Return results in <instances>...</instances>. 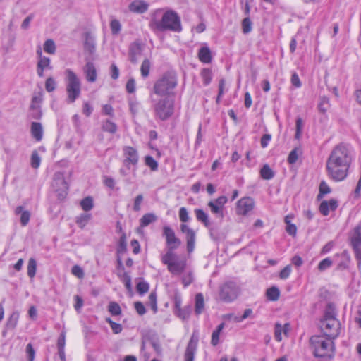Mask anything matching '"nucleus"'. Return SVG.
Instances as JSON below:
<instances>
[{
	"label": "nucleus",
	"instance_id": "1",
	"mask_svg": "<svg viewBox=\"0 0 361 361\" xmlns=\"http://www.w3.org/2000/svg\"><path fill=\"white\" fill-rule=\"evenodd\" d=\"M353 159V150L350 145L340 143L331 152L326 163L328 176L334 181L345 180Z\"/></svg>",
	"mask_w": 361,
	"mask_h": 361
},
{
	"label": "nucleus",
	"instance_id": "2",
	"mask_svg": "<svg viewBox=\"0 0 361 361\" xmlns=\"http://www.w3.org/2000/svg\"><path fill=\"white\" fill-rule=\"evenodd\" d=\"M150 27L159 32H180L183 30L178 13L169 8H158L153 11L149 22Z\"/></svg>",
	"mask_w": 361,
	"mask_h": 361
},
{
	"label": "nucleus",
	"instance_id": "3",
	"mask_svg": "<svg viewBox=\"0 0 361 361\" xmlns=\"http://www.w3.org/2000/svg\"><path fill=\"white\" fill-rule=\"evenodd\" d=\"M333 339L322 336H312L310 339L313 355L319 358H332L334 355Z\"/></svg>",
	"mask_w": 361,
	"mask_h": 361
},
{
	"label": "nucleus",
	"instance_id": "4",
	"mask_svg": "<svg viewBox=\"0 0 361 361\" xmlns=\"http://www.w3.org/2000/svg\"><path fill=\"white\" fill-rule=\"evenodd\" d=\"M178 85L176 75L173 72H166L159 78L153 86L154 94L159 96L173 95V90Z\"/></svg>",
	"mask_w": 361,
	"mask_h": 361
},
{
	"label": "nucleus",
	"instance_id": "5",
	"mask_svg": "<svg viewBox=\"0 0 361 361\" xmlns=\"http://www.w3.org/2000/svg\"><path fill=\"white\" fill-rule=\"evenodd\" d=\"M66 91L68 103L74 102L81 94V81L79 77L71 69L67 68L65 72Z\"/></svg>",
	"mask_w": 361,
	"mask_h": 361
},
{
	"label": "nucleus",
	"instance_id": "6",
	"mask_svg": "<svg viewBox=\"0 0 361 361\" xmlns=\"http://www.w3.org/2000/svg\"><path fill=\"white\" fill-rule=\"evenodd\" d=\"M321 328L326 337L335 339L339 334L340 322L337 319H323Z\"/></svg>",
	"mask_w": 361,
	"mask_h": 361
},
{
	"label": "nucleus",
	"instance_id": "7",
	"mask_svg": "<svg viewBox=\"0 0 361 361\" xmlns=\"http://www.w3.org/2000/svg\"><path fill=\"white\" fill-rule=\"evenodd\" d=\"M51 185L59 198L64 199L67 195L68 185L62 173L58 172L54 174Z\"/></svg>",
	"mask_w": 361,
	"mask_h": 361
},
{
	"label": "nucleus",
	"instance_id": "8",
	"mask_svg": "<svg viewBox=\"0 0 361 361\" xmlns=\"http://www.w3.org/2000/svg\"><path fill=\"white\" fill-rule=\"evenodd\" d=\"M351 245L355 256L357 260V266L361 265V224L357 225L353 230L351 235Z\"/></svg>",
	"mask_w": 361,
	"mask_h": 361
},
{
	"label": "nucleus",
	"instance_id": "9",
	"mask_svg": "<svg viewBox=\"0 0 361 361\" xmlns=\"http://www.w3.org/2000/svg\"><path fill=\"white\" fill-rule=\"evenodd\" d=\"M226 196H221L215 200L209 201L207 205L214 215L223 220Z\"/></svg>",
	"mask_w": 361,
	"mask_h": 361
},
{
	"label": "nucleus",
	"instance_id": "10",
	"mask_svg": "<svg viewBox=\"0 0 361 361\" xmlns=\"http://www.w3.org/2000/svg\"><path fill=\"white\" fill-rule=\"evenodd\" d=\"M123 164L127 167L128 169H130L131 166H136L138 162V154L137 150L133 147H124L123 149Z\"/></svg>",
	"mask_w": 361,
	"mask_h": 361
},
{
	"label": "nucleus",
	"instance_id": "11",
	"mask_svg": "<svg viewBox=\"0 0 361 361\" xmlns=\"http://www.w3.org/2000/svg\"><path fill=\"white\" fill-rule=\"evenodd\" d=\"M163 235L166 238L168 249L176 250L180 245V240L176 236L175 232L171 227L168 226L163 227Z\"/></svg>",
	"mask_w": 361,
	"mask_h": 361
},
{
	"label": "nucleus",
	"instance_id": "12",
	"mask_svg": "<svg viewBox=\"0 0 361 361\" xmlns=\"http://www.w3.org/2000/svg\"><path fill=\"white\" fill-rule=\"evenodd\" d=\"M157 113H173L174 111V100L170 97L160 99L154 104Z\"/></svg>",
	"mask_w": 361,
	"mask_h": 361
},
{
	"label": "nucleus",
	"instance_id": "13",
	"mask_svg": "<svg viewBox=\"0 0 361 361\" xmlns=\"http://www.w3.org/2000/svg\"><path fill=\"white\" fill-rule=\"evenodd\" d=\"M180 231L185 235V239L187 241V250L188 252H191L194 250L196 233L193 229L189 227L187 224L180 225Z\"/></svg>",
	"mask_w": 361,
	"mask_h": 361
},
{
	"label": "nucleus",
	"instance_id": "14",
	"mask_svg": "<svg viewBox=\"0 0 361 361\" xmlns=\"http://www.w3.org/2000/svg\"><path fill=\"white\" fill-rule=\"evenodd\" d=\"M197 343H198V336L196 334V332H193V334L188 342V344L187 345V348H186V350L185 352V355H184L185 361H193L194 360V357H195V352L197 350Z\"/></svg>",
	"mask_w": 361,
	"mask_h": 361
},
{
	"label": "nucleus",
	"instance_id": "15",
	"mask_svg": "<svg viewBox=\"0 0 361 361\" xmlns=\"http://www.w3.org/2000/svg\"><path fill=\"white\" fill-rule=\"evenodd\" d=\"M254 208V200L250 197H243L237 204L236 212L238 214L246 215Z\"/></svg>",
	"mask_w": 361,
	"mask_h": 361
},
{
	"label": "nucleus",
	"instance_id": "16",
	"mask_svg": "<svg viewBox=\"0 0 361 361\" xmlns=\"http://www.w3.org/2000/svg\"><path fill=\"white\" fill-rule=\"evenodd\" d=\"M142 53V46L140 42H135L129 47V59L133 63H136Z\"/></svg>",
	"mask_w": 361,
	"mask_h": 361
},
{
	"label": "nucleus",
	"instance_id": "17",
	"mask_svg": "<svg viewBox=\"0 0 361 361\" xmlns=\"http://www.w3.org/2000/svg\"><path fill=\"white\" fill-rule=\"evenodd\" d=\"M338 207V202L335 199L324 200L320 203L319 210L323 216H327L330 211H335Z\"/></svg>",
	"mask_w": 361,
	"mask_h": 361
},
{
	"label": "nucleus",
	"instance_id": "18",
	"mask_svg": "<svg viewBox=\"0 0 361 361\" xmlns=\"http://www.w3.org/2000/svg\"><path fill=\"white\" fill-rule=\"evenodd\" d=\"M186 267V261L185 259H178L176 258L171 264H169L168 270L173 275L181 274Z\"/></svg>",
	"mask_w": 361,
	"mask_h": 361
},
{
	"label": "nucleus",
	"instance_id": "19",
	"mask_svg": "<svg viewBox=\"0 0 361 361\" xmlns=\"http://www.w3.org/2000/svg\"><path fill=\"white\" fill-rule=\"evenodd\" d=\"M83 72L85 75L86 80L89 82H94L97 80V69L92 62H87V63L83 67Z\"/></svg>",
	"mask_w": 361,
	"mask_h": 361
},
{
	"label": "nucleus",
	"instance_id": "20",
	"mask_svg": "<svg viewBox=\"0 0 361 361\" xmlns=\"http://www.w3.org/2000/svg\"><path fill=\"white\" fill-rule=\"evenodd\" d=\"M148 8L149 4L142 0H135L128 6L130 11L140 14L145 13Z\"/></svg>",
	"mask_w": 361,
	"mask_h": 361
},
{
	"label": "nucleus",
	"instance_id": "21",
	"mask_svg": "<svg viewBox=\"0 0 361 361\" xmlns=\"http://www.w3.org/2000/svg\"><path fill=\"white\" fill-rule=\"evenodd\" d=\"M194 213L199 222L202 223L206 228H210L211 221L207 212L202 209H195Z\"/></svg>",
	"mask_w": 361,
	"mask_h": 361
},
{
	"label": "nucleus",
	"instance_id": "22",
	"mask_svg": "<svg viewBox=\"0 0 361 361\" xmlns=\"http://www.w3.org/2000/svg\"><path fill=\"white\" fill-rule=\"evenodd\" d=\"M197 56L199 60L203 63H209L212 62V53L207 46L202 47L199 49Z\"/></svg>",
	"mask_w": 361,
	"mask_h": 361
},
{
	"label": "nucleus",
	"instance_id": "23",
	"mask_svg": "<svg viewBox=\"0 0 361 361\" xmlns=\"http://www.w3.org/2000/svg\"><path fill=\"white\" fill-rule=\"evenodd\" d=\"M239 293L240 288L235 283L229 282L227 283V302L236 299Z\"/></svg>",
	"mask_w": 361,
	"mask_h": 361
},
{
	"label": "nucleus",
	"instance_id": "24",
	"mask_svg": "<svg viewBox=\"0 0 361 361\" xmlns=\"http://www.w3.org/2000/svg\"><path fill=\"white\" fill-rule=\"evenodd\" d=\"M157 220V216L154 213H147L144 214L140 219V228H137V231L140 232L142 228L155 222Z\"/></svg>",
	"mask_w": 361,
	"mask_h": 361
},
{
	"label": "nucleus",
	"instance_id": "25",
	"mask_svg": "<svg viewBox=\"0 0 361 361\" xmlns=\"http://www.w3.org/2000/svg\"><path fill=\"white\" fill-rule=\"evenodd\" d=\"M31 134L32 136L39 142L43 137V128L40 123L32 122L31 124Z\"/></svg>",
	"mask_w": 361,
	"mask_h": 361
},
{
	"label": "nucleus",
	"instance_id": "26",
	"mask_svg": "<svg viewBox=\"0 0 361 361\" xmlns=\"http://www.w3.org/2000/svg\"><path fill=\"white\" fill-rule=\"evenodd\" d=\"M84 48L85 50L88 51L90 54H93L95 51V39L89 32L85 33Z\"/></svg>",
	"mask_w": 361,
	"mask_h": 361
},
{
	"label": "nucleus",
	"instance_id": "27",
	"mask_svg": "<svg viewBox=\"0 0 361 361\" xmlns=\"http://www.w3.org/2000/svg\"><path fill=\"white\" fill-rule=\"evenodd\" d=\"M15 213L16 214H21L20 216V224L22 226H26L30 218V213L28 211H23L22 206H18L16 208Z\"/></svg>",
	"mask_w": 361,
	"mask_h": 361
},
{
	"label": "nucleus",
	"instance_id": "28",
	"mask_svg": "<svg viewBox=\"0 0 361 361\" xmlns=\"http://www.w3.org/2000/svg\"><path fill=\"white\" fill-rule=\"evenodd\" d=\"M204 307V297L202 293H197L195 295V311L196 314H200L202 313Z\"/></svg>",
	"mask_w": 361,
	"mask_h": 361
},
{
	"label": "nucleus",
	"instance_id": "29",
	"mask_svg": "<svg viewBox=\"0 0 361 361\" xmlns=\"http://www.w3.org/2000/svg\"><path fill=\"white\" fill-rule=\"evenodd\" d=\"M274 172L268 164H264L260 170V176L264 180H270L274 177Z\"/></svg>",
	"mask_w": 361,
	"mask_h": 361
},
{
	"label": "nucleus",
	"instance_id": "30",
	"mask_svg": "<svg viewBox=\"0 0 361 361\" xmlns=\"http://www.w3.org/2000/svg\"><path fill=\"white\" fill-rule=\"evenodd\" d=\"M174 250L168 249L166 253L161 257V262L163 264L167 265L171 264L177 257L176 255L173 253Z\"/></svg>",
	"mask_w": 361,
	"mask_h": 361
},
{
	"label": "nucleus",
	"instance_id": "31",
	"mask_svg": "<svg viewBox=\"0 0 361 361\" xmlns=\"http://www.w3.org/2000/svg\"><path fill=\"white\" fill-rule=\"evenodd\" d=\"M252 313V310L251 309H246L244 311L243 314L240 317L235 316L231 314H227V320H233L235 322H240L243 320L247 319L248 317H250Z\"/></svg>",
	"mask_w": 361,
	"mask_h": 361
},
{
	"label": "nucleus",
	"instance_id": "32",
	"mask_svg": "<svg viewBox=\"0 0 361 361\" xmlns=\"http://www.w3.org/2000/svg\"><path fill=\"white\" fill-rule=\"evenodd\" d=\"M192 308L190 306H186L183 308H179L178 310L175 312V314L181 319L187 320L191 313Z\"/></svg>",
	"mask_w": 361,
	"mask_h": 361
},
{
	"label": "nucleus",
	"instance_id": "33",
	"mask_svg": "<svg viewBox=\"0 0 361 361\" xmlns=\"http://www.w3.org/2000/svg\"><path fill=\"white\" fill-rule=\"evenodd\" d=\"M224 326V323H221L216 330H214L212 334V340L211 343L212 345H216L219 342V334L221 331L223 330Z\"/></svg>",
	"mask_w": 361,
	"mask_h": 361
},
{
	"label": "nucleus",
	"instance_id": "34",
	"mask_svg": "<svg viewBox=\"0 0 361 361\" xmlns=\"http://www.w3.org/2000/svg\"><path fill=\"white\" fill-rule=\"evenodd\" d=\"M280 291L277 287L272 286L267 290V297L271 301H276L279 299Z\"/></svg>",
	"mask_w": 361,
	"mask_h": 361
},
{
	"label": "nucleus",
	"instance_id": "35",
	"mask_svg": "<svg viewBox=\"0 0 361 361\" xmlns=\"http://www.w3.org/2000/svg\"><path fill=\"white\" fill-rule=\"evenodd\" d=\"M331 191V190L326 182L325 180H322L319 184V192L317 195V199H322L325 195L330 193Z\"/></svg>",
	"mask_w": 361,
	"mask_h": 361
},
{
	"label": "nucleus",
	"instance_id": "36",
	"mask_svg": "<svg viewBox=\"0 0 361 361\" xmlns=\"http://www.w3.org/2000/svg\"><path fill=\"white\" fill-rule=\"evenodd\" d=\"M151 68V62L148 59H145L141 65L140 67V72L142 76L145 78L149 76V70Z\"/></svg>",
	"mask_w": 361,
	"mask_h": 361
},
{
	"label": "nucleus",
	"instance_id": "37",
	"mask_svg": "<svg viewBox=\"0 0 361 361\" xmlns=\"http://www.w3.org/2000/svg\"><path fill=\"white\" fill-rule=\"evenodd\" d=\"M80 206L85 212L91 210L94 206L92 197L89 196L82 199L80 202Z\"/></svg>",
	"mask_w": 361,
	"mask_h": 361
},
{
	"label": "nucleus",
	"instance_id": "38",
	"mask_svg": "<svg viewBox=\"0 0 361 361\" xmlns=\"http://www.w3.org/2000/svg\"><path fill=\"white\" fill-rule=\"evenodd\" d=\"M108 311L113 316L120 315L121 313V309L120 305L116 302H110L108 305Z\"/></svg>",
	"mask_w": 361,
	"mask_h": 361
},
{
	"label": "nucleus",
	"instance_id": "39",
	"mask_svg": "<svg viewBox=\"0 0 361 361\" xmlns=\"http://www.w3.org/2000/svg\"><path fill=\"white\" fill-rule=\"evenodd\" d=\"M201 78L204 85H208L212 81V71L209 68H204L201 71Z\"/></svg>",
	"mask_w": 361,
	"mask_h": 361
},
{
	"label": "nucleus",
	"instance_id": "40",
	"mask_svg": "<svg viewBox=\"0 0 361 361\" xmlns=\"http://www.w3.org/2000/svg\"><path fill=\"white\" fill-rule=\"evenodd\" d=\"M37 262L33 258H30L27 264V275L33 278L36 274Z\"/></svg>",
	"mask_w": 361,
	"mask_h": 361
},
{
	"label": "nucleus",
	"instance_id": "41",
	"mask_svg": "<svg viewBox=\"0 0 361 361\" xmlns=\"http://www.w3.org/2000/svg\"><path fill=\"white\" fill-rule=\"evenodd\" d=\"M19 319V314L18 312H13L7 321L6 326L9 329H14L18 323Z\"/></svg>",
	"mask_w": 361,
	"mask_h": 361
},
{
	"label": "nucleus",
	"instance_id": "42",
	"mask_svg": "<svg viewBox=\"0 0 361 361\" xmlns=\"http://www.w3.org/2000/svg\"><path fill=\"white\" fill-rule=\"evenodd\" d=\"M90 219L91 214L85 213L81 214L80 216L77 217L76 223L78 224L79 226L82 228L87 224Z\"/></svg>",
	"mask_w": 361,
	"mask_h": 361
},
{
	"label": "nucleus",
	"instance_id": "43",
	"mask_svg": "<svg viewBox=\"0 0 361 361\" xmlns=\"http://www.w3.org/2000/svg\"><path fill=\"white\" fill-rule=\"evenodd\" d=\"M336 319V311L335 307L332 304H329L326 306L324 318V319Z\"/></svg>",
	"mask_w": 361,
	"mask_h": 361
},
{
	"label": "nucleus",
	"instance_id": "44",
	"mask_svg": "<svg viewBox=\"0 0 361 361\" xmlns=\"http://www.w3.org/2000/svg\"><path fill=\"white\" fill-rule=\"evenodd\" d=\"M44 50L45 52L53 54L56 51L55 43L52 39H47L44 44Z\"/></svg>",
	"mask_w": 361,
	"mask_h": 361
},
{
	"label": "nucleus",
	"instance_id": "45",
	"mask_svg": "<svg viewBox=\"0 0 361 361\" xmlns=\"http://www.w3.org/2000/svg\"><path fill=\"white\" fill-rule=\"evenodd\" d=\"M102 128L104 131L109 132L110 133H114L117 130L116 125L110 121L109 120H106L102 125Z\"/></svg>",
	"mask_w": 361,
	"mask_h": 361
},
{
	"label": "nucleus",
	"instance_id": "46",
	"mask_svg": "<svg viewBox=\"0 0 361 361\" xmlns=\"http://www.w3.org/2000/svg\"><path fill=\"white\" fill-rule=\"evenodd\" d=\"M37 54L40 56V59L38 61L37 66L38 68H49L50 59L48 57L42 56V51L40 49L37 51Z\"/></svg>",
	"mask_w": 361,
	"mask_h": 361
},
{
	"label": "nucleus",
	"instance_id": "47",
	"mask_svg": "<svg viewBox=\"0 0 361 361\" xmlns=\"http://www.w3.org/2000/svg\"><path fill=\"white\" fill-rule=\"evenodd\" d=\"M252 22L249 17L245 18L242 21V29L244 34H248L252 31Z\"/></svg>",
	"mask_w": 361,
	"mask_h": 361
},
{
	"label": "nucleus",
	"instance_id": "48",
	"mask_svg": "<svg viewBox=\"0 0 361 361\" xmlns=\"http://www.w3.org/2000/svg\"><path fill=\"white\" fill-rule=\"evenodd\" d=\"M41 162V159L37 151H33L31 155V166L34 169H37Z\"/></svg>",
	"mask_w": 361,
	"mask_h": 361
},
{
	"label": "nucleus",
	"instance_id": "49",
	"mask_svg": "<svg viewBox=\"0 0 361 361\" xmlns=\"http://www.w3.org/2000/svg\"><path fill=\"white\" fill-rule=\"evenodd\" d=\"M110 27L112 34L117 35L120 32L121 30V25L118 20L114 19L110 23Z\"/></svg>",
	"mask_w": 361,
	"mask_h": 361
},
{
	"label": "nucleus",
	"instance_id": "50",
	"mask_svg": "<svg viewBox=\"0 0 361 361\" xmlns=\"http://www.w3.org/2000/svg\"><path fill=\"white\" fill-rule=\"evenodd\" d=\"M106 321L109 324L111 330L114 334H117L122 331L123 327L121 324L113 322L110 318H107Z\"/></svg>",
	"mask_w": 361,
	"mask_h": 361
},
{
	"label": "nucleus",
	"instance_id": "51",
	"mask_svg": "<svg viewBox=\"0 0 361 361\" xmlns=\"http://www.w3.org/2000/svg\"><path fill=\"white\" fill-rule=\"evenodd\" d=\"M56 83L52 77H49L45 82V89L48 92H51L56 89Z\"/></svg>",
	"mask_w": 361,
	"mask_h": 361
},
{
	"label": "nucleus",
	"instance_id": "52",
	"mask_svg": "<svg viewBox=\"0 0 361 361\" xmlns=\"http://www.w3.org/2000/svg\"><path fill=\"white\" fill-rule=\"evenodd\" d=\"M332 263L333 262L330 258H326L319 262L318 269L320 271H324L329 269L332 265Z\"/></svg>",
	"mask_w": 361,
	"mask_h": 361
},
{
	"label": "nucleus",
	"instance_id": "53",
	"mask_svg": "<svg viewBox=\"0 0 361 361\" xmlns=\"http://www.w3.org/2000/svg\"><path fill=\"white\" fill-rule=\"evenodd\" d=\"M145 164L148 166L152 171L157 170L158 163L157 161L151 156H147L145 157Z\"/></svg>",
	"mask_w": 361,
	"mask_h": 361
},
{
	"label": "nucleus",
	"instance_id": "54",
	"mask_svg": "<svg viewBox=\"0 0 361 361\" xmlns=\"http://www.w3.org/2000/svg\"><path fill=\"white\" fill-rule=\"evenodd\" d=\"M149 290V284L146 281H142L137 284V291L140 294H144Z\"/></svg>",
	"mask_w": 361,
	"mask_h": 361
},
{
	"label": "nucleus",
	"instance_id": "55",
	"mask_svg": "<svg viewBox=\"0 0 361 361\" xmlns=\"http://www.w3.org/2000/svg\"><path fill=\"white\" fill-rule=\"evenodd\" d=\"M179 218L182 222H188L190 221V216L185 207H181L179 210Z\"/></svg>",
	"mask_w": 361,
	"mask_h": 361
},
{
	"label": "nucleus",
	"instance_id": "56",
	"mask_svg": "<svg viewBox=\"0 0 361 361\" xmlns=\"http://www.w3.org/2000/svg\"><path fill=\"white\" fill-rule=\"evenodd\" d=\"M143 202L142 195H138L134 200L133 210L135 212H139L141 209V204Z\"/></svg>",
	"mask_w": 361,
	"mask_h": 361
},
{
	"label": "nucleus",
	"instance_id": "57",
	"mask_svg": "<svg viewBox=\"0 0 361 361\" xmlns=\"http://www.w3.org/2000/svg\"><path fill=\"white\" fill-rule=\"evenodd\" d=\"M282 329H283V326L281 324L276 323L275 324L274 336L277 341H281L282 340V336H281V334L283 332Z\"/></svg>",
	"mask_w": 361,
	"mask_h": 361
},
{
	"label": "nucleus",
	"instance_id": "58",
	"mask_svg": "<svg viewBox=\"0 0 361 361\" xmlns=\"http://www.w3.org/2000/svg\"><path fill=\"white\" fill-rule=\"evenodd\" d=\"M66 345V331L63 330L58 338L57 347L58 349H65Z\"/></svg>",
	"mask_w": 361,
	"mask_h": 361
},
{
	"label": "nucleus",
	"instance_id": "59",
	"mask_svg": "<svg viewBox=\"0 0 361 361\" xmlns=\"http://www.w3.org/2000/svg\"><path fill=\"white\" fill-rule=\"evenodd\" d=\"M304 126L303 121L301 118H298L296 120V133H295V138L300 139L302 128Z\"/></svg>",
	"mask_w": 361,
	"mask_h": 361
},
{
	"label": "nucleus",
	"instance_id": "60",
	"mask_svg": "<svg viewBox=\"0 0 361 361\" xmlns=\"http://www.w3.org/2000/svg\"><path fill=\"white\" fill-rule=\"evenodd\" d=\"M291 266L287 265L279 273V277L281 279H286L289 277L290 273H291Z\"/></svg>",
	"mask_w": 361,
	"mask_h": 361
},
{
	"label": "nucleus",
	"instance_id": "61",
	"mask_svg": "<svg viewBox=\"0 0 361 361\" xmlns=\"http://www.w3.org/2000/svg\"><path fill=\"white\" fill-rule=\"evenodd\" d=\"M26 353L27 355V361H33L35 359V351L31 343H28L27 345Z\"/></svg>",
	"mask_w": 361,
	"mask_h": 361
},
{
	"label": "nucleus",
	"instance_id": "62",
	"mask_svg": "<svg viewBox=\"0 0 361 361\" xmlns=\"http://www.w3.org/2000/svg\"><path fill=\"white\" fill-rule=\"evenodd\" d=\"M71 273L79 279L84 277V272L82 268L78 265H74L72 267Z\"/></svg>",
	"mask_w": 361,
	"mask_h": 361
},
{
	"label": "nucleus",
	"instance_id": "63",
	"mask_svg": "<svg viewBox=\"0 0 361 361\" xmlns=\"http://www.w3.org/2000/svg\"><path fill=\"white\" fill-rule=\"evenodd\" d=\"M291 84L296 88L301 87L302 83L297 73L294 72L291 75Z\"/></svg>",
	"mask_w": 361,
	"mask_h": 361
},
{
	"label": "nucleus",
	"instance_id": "64",
	"mask_svg": "<svg viewBox=\"0 0 361 361\" xmlns=\"http://www.w3.org/2000/svg\"><path fill=\"white\" fill-rule=\"evenodd\" d=\"M126 90L128 93H133L135 90V81L133 78H130L126 85Z\"/></svg>",
	"mask_w": 361,
	"mask_h": 361
}]
</instances>
